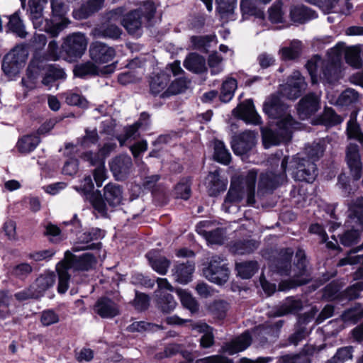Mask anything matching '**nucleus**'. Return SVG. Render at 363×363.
Here are the masks:
<instances>
[{
	"label": "nucleus",
	"instance_id": "obj_1",
	"mask_svg": "<svg viewBox=\"0 0 363 363\" xmlns=\"http://www.w3.org/2000/svg\"><path fill=\"white\" fill-rule=\"evenodd\" d=\"M263 111L270 118L279 119L274 130L261 128L264 147L268 148L272 145L289 141L292 137L293 130L298 128L299 123L295 121L288 112V106L282 103L278 96L272 95L264 103Z\"/></svg>",
	"mask_w": 363,
	"mask_h": 363
},
{
	"label": "nucleus",
	"instance_id": "obj_2",
	"mask_svg": "<svg viewBox=\"0 0 363 363\" xmlns=\"http://www.w3.org/2000/svg\"><path fill=\"white\" fill-rule=\"evenodd\" d=\"M344 52L345 60L348 64L355 67L360 65V59L357 51L354 48L346 50L344 43H338L328 52L325 60H322L316 55L307 62L306 67L311 77L312 82L316 83L315 74L318 72L319 69L327 79L336 74L340 68L342 55Z\"/></svg>",
	"mask_w": 363,
	"mask_h": 363
},
{
	"label": "nucleus",
	"instance_id": "obj_3",
	"mask_svg": "<svg viewBox=\"0 0 363 363\" xmlns=\"http://www.w3.org/2000/svg\"><path fill=\"white\" fill-rule=\"evenodd\" d=\"M294 250L291 248L282 250L274 261L273 268L281 275L290 276L289 280L283 281L279 284V291H286L296 286L305 284L309 281L305 252L298 249L296 252L297 262L292 267L291 259Z\"/></svg>",
	"mask_w": 363,
	"mask_h": 363
},
{
	"label": "nucleus",
	"instance_id": "obj_4",
	"mask_svg": "<svg viewBox=\"0 0 363 363\" xmlns=\"http://www.w3.org/2000/svg\"><path fill=\"white\" fill-rule=\"evenodd\" d=\"M89 202L97 216L107 218L108 206L115 208L123 203V191L122 187L116 183L110 182L103 189V196L100 191L93 192L89 196Z\"/></svg>",
	"mask_w": 363,
	"mask_h": 363
},
{
	"label": "nucleus",
	"instance_id": "obj_5",
	"mask_svg": "<svg viewBox=\"0 0 363 363\" xmlns=\"http://www.w3.org/2000/svg\"><path fill=\"white\" fill-rule=\"evenodd\" d=\"M257 175V171L252 169L247 172L240 183L232 180L230 189L222 206L223 209L225 212L229 213L230 205L240 202L245 194H247V202L248 204L252 205L255 203V196Z\"/></svg>",
	"mask_w": 363,
	"mask_h": 363
},
{
	"label": "nucleus",
	"instance_id": "obj_6",
	"mask_svg": "<svg viewBox=\"0 0 363 363\" xmlns=\"http://www.w3.org/2000/svg\"><path fill=\"white\" fill-rule=\"evenodd\" d=\"M45 72V76L42 80L43 85L49 89L53 83L57 80L64 79L65 73L63 69L57 68L52 65H48L44 60L38 58L33 59L28 67V79H23L22 83L28 89H33L35 86V79L40 72Z\"/></svg>",
	"mask_w": 363,
	"mask_h": 363
},
{
	"label": "nucleus",
	"instance_id": "obj_7",
	"mask_svg": "<svg viewBox=\"0 0 363 363\" xmlns=\"http://www.w3.org/2000/svg\"><path fill=\"white\" fill-rule=\"evenodd\" d=\"M48 2V0H29L28 11L35 28L45 30L52 37H56L70 23V21L65 18L62 22L52 23L50 21L44 19L43 10Z\"/></svg>",
	"mask_w": 363,
	"mask_h": 363
},
{
	"label": "nucleus",
	"instance_id": "obj_8",
	"mask_svg": "<svg viewBox=\"0 0 363 363\" xmlns=\"http://www.w3.org/2000/svg\"><path fill=\"white\" fill-rule=\"evenodd\" d=\"M288 157H284L281 161V167L276 172H267L262 173L258 183V195L273 191L286 180V168Z\"/></svg>",
	"mask_w": 363,
	"mask_h": 363
},
{
	"label": "nucleus",
	"instance_id": "obj_9",
	"mask_svg": "<svg viewBox=\"0 0 363 363\" xmlns=\"http://www.w3.org/2000/svg\"><path fill=\"white\" fill-rule=\"evenodd\" d=\"M28 55L25 45L20 44L15 46L3 60L2 69L7 75H15L23 66Z\"/></svg>",
	"mask_w": 363,
	"mask_h": 363
},
{
	"label": "nucleus",
	"instance_id": "obj_10",
	"mask_svg": "<svg viewBox=\"0 0 363 363\" xmlns=\"http://www.w3.org/2000/svg\"><path fill=\"white\" fill-rule=\"evenodd\" d=\"M88 38L84 33L76 32L67 35L63 42L62 49L72 60L80 58L86 50Z\"/></svg>",
	"mask_w": 363,
	"mask_h": 363
},
{
	"label": "nucleus",
	"instance_id": "obj_11",
	"mask_svg": "<svg viewBox=\"0 0 363 363\" xmlns=\"http://www.w3.org/2000/svg\"><path fill=\"white\" fill-rule=\"evenodd\" d=\"M223 262L220 256L212 257L208 266L203 269L205 277L217 284L225 283L229 278V269Z\"/></svg>",
	"mask_w": 363,
	"mask_h": 363
},
{
	"label": "nucleus",
	"instance_id": "obj_12",
	"mask_svg": "<svg viewBox=\"0 0 363 363\" xmlns=\"http://www.w3.org/2000/svg\"><path fill=\"white\" fill-rule=\"evenodd\" d=\"M291 163L294 167L292 174L296 180L313 182L318 173L316 165L313 161L304 158H294Z\"/></svg>",
	"mask_w": 363,
	"mask_h": 363
},
{
	"label": "nucleus",
	"instance_id": "obj_13",
	"mask_svg": "<svg viewBox=\"0 0 363 363\" xmlns=\"http://www.w3.org/2000/svg\"><path fill=\"white\" fill-rule=\"evenodd\" d=\"M62 261L65 262L70 270L74 271H89L96 264V257L91 253H84L77 257L69 250L65 252Z\"/></svg>",
	"mask_w": 363,
	"mask_h": 363
},
{
	"label": "nucleus",
	"instance_id": "obj_14",
	"mask_svg": "<svg viewBox=\"0 0 363 363\" xmlns=\"http://www.w3.org/2000/svg\"><path fill=\"white\" fill-rule=\"evenodd\" d=\"M320 108V94L309 93L298 102L297 112L301 119L308 118L315 113Z\"/></svg>",
	"mask_w": 363,
	"mask_h": 363
},
{
	"label": "nucleus",
	"instance_id": "obj_15",
	"mask_svg": "<svg viewBox=\"0 0 363 363\" xmlns=\"http://www.w3.org/2000/svg\"><path fill=\"white\" fill-rule=\"evenodd\" d=\"M255 133L246 130L235 136L231 142L232 149L235 155H242L250 151L255 145Z\"/></svg>",
	"mask_w": 363,
	"mask_h": 363
},
{
	"label": "nucleus",
	"instance_id": "obj_16",
	"mask_svg": "<svg viewBox=\"0 0 363 363\" xmlns=\"http://www.w3.org/2000/svg\"><path fill=\"white\" fill-rule=\"evenodd\" d=\"M116 55L113 48L101 42H94L89 47V56L96 63H107Z\"/></svg>",
	"mask_w": 363,
	"mask_h": 363
},
{
	"label": "nucleus",
	"instance_id": "obj_17",
	"mask_svg": "<svg viewBox=\"0 0 363 363\" xmlns=\"http://www.w3.org/2000/svg\"><path fill=\"white\" fill-rule=\"evenodd\" d=\"M103 236V233L99 229H92L91 231L81 233L77 238V241L72 247L73 252H79L89 249H99L101 247V242H92Z\"/></svg>",
	"mask_w": 363,
	"mask_h": 363
},
{
	"label": "nucleus",
	"instance_id": "obj_18",
	"mask_svg": "<svg viewBox=\"0 0 363 363\" xmlns=\"http://www.w3.org/2000/svg\"><path fill=\"white\" fill-rule=\"evenodd\" d=\"M132 166V160L128 155L116 157L110 164L111 170L117 180L125 179L130 174Z\"/></svg>",
	"mask_w": 363,
	"mask_h": 363
},
{
	"label": "nucleus",
	"instance_id": "obj_19",
	"mask_svg": "<svg viewBox=\"0 0 363 363\" xmlns=\"http://www.w3.org/2000/svg\"><path fill=\"white\" fill-rule=\"evenodd\" d=\"M123 31L118 26L110 21L103 23L94 27L91 32V35L95 38H105L118 40Z\"/></svg>",
	"mask_w": 363,
	"mask_h": 363
},
{
	"label": "nucleus",
	"instance_id": "obj_20",
	"mask_svg": "<svg viewBox=\"0 0 363 363\" xmlns=\"http://www.w3.org/2000/svg\"><path fill=\"white\" fill-rule=\"evenodd\" d=\"M94 311L102 318H113L120 312L118 304L106 297L101 298L96 301Z\"/></svg>",
	"mask_w": 363,
	"mask_h": 363
},
{
	"label": "nucleus",
	"instance_id": "obj_21",
	"mask_svg": "<svg viewBox=\"0 0 363 363\" xmlns=\"http://www.w3.org/2000/svg\"><path fill=\"white\" fill-rule=\"evenodd\" d=\"M346 159L354 179H359L362 175V162L357 145L350 144L348 146Z\"/></svg>",
	"mask_w": 363,
	"mask_h": 363
},
{
	"label": "nucleus",
	"instance_id": "obj_22",
	"mask_svg": "<svg viewBox=\"0 0 363 363\" xmlns=\"http://www.w3.org/2000/svg\"><path fill=\"white\" fill-rule=\"evenodd\" d=\"M236 115L246 121L255 125L261 123V118L255 109L252 100H246L240 104L235 110Z\"/></svg>",
	"mask_w": 363,
	"mask_h": 363
},
{
	"label": "nucleus",
	"instance_id": "obj_23",
	"mask_svg": "<svg viewBox=\"0 0 363 363\" xmlns=\"http://www.w3.org/2000/svg\"><path fill=\"white\" fill-rule=\"evenodd\" d=\"M121 25L130 35L138 36L141 34L142 20L138 11L135 9L123 16Z\"/></svg>",
	"mask_w": 363,
	"mask_h": 363
},
{
	"label": "nucleus",
	"instance_id": "obj_24",
	"mask_svg": "<svg viewBox=\"0 0 363 363\" xmlns=\"http://www.w3.org/2000/svg\"><path fill=\"white\" fill-rule=\"evenodd\" d=\"M251 342L252 337L250 333L247 331L237 337L231 342L226 343L223 347V350L224 352L232 355L247 349L250 345Z\"/></svg>",
	"mask_w": 363,
	"mask_h": 363
},
{
	"label": "nucleus",
	"instance_id": "obj_25",
	"mask_svg": "<svg viewBox=\"0 0 363 363\" xmlns=\"http://www.w3.org/2000/svg\"><path fill=\"white\" fill-rule=\"evenodd\" d=\"M169 82L170 75L167 72H161L153 75L149 82L150 93L162 98V92L167 89Z\"/></svg>",
	"mask_w": 363,
	"mask_h": 363
},
{
	"label": "nucleus",
	"instance_id": "obj_26",
	"mask_svg": "<svg viewBox=\"0 0 363 363\" xmlns=\"http://www.w3.org/2000/svg\"><path fill=\"white\" fill-rule=\"evenodd\" d=\"M194 269V264L189 261L186 263L177 264L172 269L173 276L179 283L186 284L191 280Z\"/></svg>",
	"mask_w": 363,
	"mask_h": 363
},
{
	"label": "nucleus",
	"instance_id": "obj_27",
	"mask_svg": "<svg viewBox=\"0 0 363 363\" xmlns=\"http://www.w3.org/2000/svg\"><path fill=\"white\" fill-rule=\"evenodd\" d=\"M146 257L153 270L161 275L167 274L170 266V261L168 259L154 250L149 252Z\"/></svg>",
	"mask_w": 363,
	"mask_h": 363
},
{
	"label": "nucleus",
	"instance_id": "obj_28",
	"mask_svg": "<svg viewBox=\"0 0 363 363\" xmlns=\"http://www.w3.org/2000/svg\"><path fill=\"white\" fill-rule=\"evenodd\" d=\"M105 0H89L82 6L73 11V16L77 20L86 19L95 12L99 11Z\"/></svg>",
	"mask_w": 363,
	"mask_h": 363
},
{
	"label": "nucleus",
	"instance_id": "obj_29",
	"mask_svg": "<svg viewBox=\"0 0 363 363\" xmlns=\"http://www.w3.org/2000/svg\"><path fill=\"white\" fill-rule=\"evenodd\" d=\"M303 308L302 301L290 297L287 298L283 303L274 313V316H283L288 314H294L300 311Z\"/></svg>",
	"mask_w": 363,
	"mask_h": 363
},
{
	"label": "nucleus",
	"instance_id": "obj_30",
	"mask_svg": "<svg viewBox=\"0 0 363 363\" xmlns=\"http://www.w3.org/2000/svg\"><path fill=\"white\" fill-rule=\"evenodd\" d=\"M207 182L208 193L212 196H215L220 192L224 191L227 186V181L220 178L218 171L210 172L207 177Z\"/></svg>",
	"mask_w": 363,
	"mask_h": 363
},
{
	"label": "nucleus",
	"instance_id": "obj_31",
	"mask_svg": "<svg viewBox=\"0 0 363 363\" xmlns=\"http://www.w3.org/2000/svg\"><path fill=\"white\" fill-rule=\"evenodd\" d=\"M184 67L194 73H202L206 71L205 59L196 54H189L184 61Z\"/></svg>",
	"mask_w": 363,
	"mask_h": 363
},
{
	"label": "nucleus",
	"instance_id": "obj_32",
	"mask_svg": "<svg viewBox=\"0 0 363 363\" xmlns=\"http://www.w3.org/2000/svg\"><path fill=\"white\" fill-rule=\"evenodd\" d=\"M55 281V274L53 272H45L36 279L32 288L35 294H39L40 297L46 290L53 286Z\"/></svg>",
	"mask_w": 363,
	"mask_h": 363
},
{
	"label": "nucleus",
	"instance_id": "obj_33",
	"mask_svg": "<svg viewBox=\"0 0 363 363\" xmlns=\"http://www.w3.org/2000/svg\"><path fill=\"white\" fill-rule=\"evenodd\" d=\"M8 18L9 22L6 26L8 30L21 38H26L28 33L26 30L25 25L18 13L16 12L9 16Z\"/></svg>",
	"mask_w": 363,
	"mask_h": 363
},
{
	"label": "nucleus",
	"instance_id": "obj_34",
	"mask_svg": "<svg viewBox=\"0 0 363 363\" xmlns=\"http://www.w3.org/2000/svg\"><path fill=\"white\" fill-rule=\"evenodd\" d=\"M157 307L166 313L173 311L176 306L177 302L175 301L173 296L168 293L163 291H157Z\"/></svg>",
	"mask_w": 363,
	"mask_h": 363
},
{
	"label": "nucleus",
	"instance_id": "obj_35",
	"mask_svg": "<svg viewBox=\"0 0 363 363\" xmlns=\"http://www.w3.org/2000/svg\"><path fill=\"white\" fill-rule=\"evenodd\" d=\"M56 269L59 277L57 290L59 293L64 294L69 288V281L70 279L69 271L70 269L67 264H65V262L62 260L57 265Z\"/></svg>",
	"mask_w": 363,
	"mask_h": 363
},
{
	"label": "nucleus",
	"instance_id": "obj_36",
	"mask_svg": "<svg viewBox=\"0 0 363 363\" xmlns=\"http://www.w3.org/2000/svg\"><path fill=\"white\" fill-rule=\"evenodd\" d=\"M350 222L359 224L363 230V197L357 199L350 207Z\"/></svg>",
	"mask_w": 363,
	"mask_h": 363
},
{
	"label": "nucleus",
	"instance_id": "obj_37",
	"mask_svg": "<svg viewBox=\"0 0 363 363\" xmlns=\"http://www.w3.org/2000/svg\"><path fill=\"white\" fill-rule=\"evenodd\" d=\"M40 143V139L36 135H25L20 138L16 147L21 153H28L33 151Z\"/></svg>",
	"mask_w": 363,
	"mask_h": 363
},
{
	"label": "nucleus",
	"instance_id": "obj_38",
	"mask_svg": "<svg viewBox=\"0 0 363 363\" xmlns=\"http://www.w3.org/2000/svg\"><path fill=\"white\" fill-rule=\"evenodd\" d=\"M189 83V81L185 78L175 79L168 86L165 91L162 92V98H168L184 92L187 89Z\"/></svg>",
	"mask_w": 363,
	"mask_h": 363
},
{
	"label": "nucleus",
	"instance_id": "obj_39",
	"mask_svg": "<svg viewBox=\"0 0 363 363\" xmlns=\"http://www.w3.org/2000/svg\"><path fill=\"white\" fill-rule=\"evenodd\" d=\"M235 269L238 274L242 279H250L257 271V262L247 261L236 263Z\"/></svg>",
	"mask_w": 363,
	"mask_h": 363
},
{
	"label": "nucleus",
	"instance_id": "obj_40",
	"mask_svg": "<svg viewBox=\"0 0 363 363\" xmlns=\"http://www.w3.org/2000/svg\"><path fill=\"white\" fill-rule=\"evenodd\" d=\"M318 121L320 124L333 126L340 124L342 119L332 108L325 107Z\"/></svg>",
	"mask_w": 363,
	"mask_h": 363
},
{
	"label": "nucleus",
	"instance_id": "obj_41",
	"mask_svg": "<svg viewBox=\"0 0 363 363\" xmlns=\"http://www.w3.org/2000/svg\"><path fill=\"white\" fill-rule=\"evenodd\" d=\"M301 47L302 43L300 40H294L290 42L289 46L282 48L279 52L283 59L294 60L300 55Z\"/></svg>",
	"mask_w": 363,
	"mask_h": 363
},
{
	"label": "nucleus",
	"instance_id": "obj_42",
	"mask_svg": "<svg viewBox=\"0 0 363 363\" xmlns=\"http://www.w3.org/2000/svg\"><path fill=\"white\" fill-rule=\"evenodd\" d=\"M74 73L77 77H84L99 74V69L93 62H86L75 66Z\"/></svg>",
	"mask_w": 363,
	"mask_h": 363
},
{
	"label": "nucleus",
	"instance_id": "obj_43",
	"mask_svg": "<svg viewBox=\"0 0 363 363\" xmlns=\"http://www.w3.org/2000/svg\"><path fill=\"white\" fill-rule=\"evenodd\" d=\"M290 17L294 22L303 23L311 18V10L303 5L292 6Z\"/></svg>",
	"mask_w": 363,
	"mask_h": 363
},
{
	"label": "nucleus",
	"instance_id": "obj_44",
	"mask_svg": "<svg viewBox=\"0 0 363 363\" xmlns=\"http://www.w3.org/2000/svg\"><path fill=\"white\" fill-rule=\"evenodd\" d=\"M237 89V82L235 79L229 78L223 82L220 91V100L223 102L230 101Z\"/></svg>",
	"mask_w": 363,
	"mask_h": 363
},
{
	"label": "nucleus",
	"instance_id": "obj_45",
	"mask_svg": "<svg viewBox=\"0 0 363 363\" xmlns=\"http://www.w3.org/2000/svg\"><path fill=\"white\" fill-rule=\"evenodd\" d=\"M215 160L222 164H228L231 160L230 153L225 148L223 143L220 140H216L214 143V155Z\"/></svg>",
	"mask_w": 363,
	"mask_h": 363
},
{
	"label": "nucleus",
	"instance_id": "obj_46",
	"mask_svg": "<svg viewBox=\"0 0 363 363\" xmlns=\"http://www.w3.org/2000/svg\"><path fill=\"white\" fill-rule=\"evenodd\" d=\"M258 247L257 243L253 240H240L235 242L232 250L238 255H245L252 252Z\"/></svg>",
	"mask_w": 363,
	"mask_h": 363
},
{
	"label": "nucleus",
	"instance_id": "obj_47",
	"mask_svg": "<svg viewBox=\"0 0 363 363\" xmlns=\"http://www.w3.org/2000/svg\"><path fill=\"white\" fill-rule=\"evenodd\" d=\"M360 240V231L354 229L352 226V229L345 230L340 235V243L345 247H350L357 244Z\"/></svg>",
	"mask_w": 363,
	"mask_h": 363
},
{
	"label": "nucleus",
	"instance_id": "obj_48",
	"mask_svg": "<svg viewBox=\"0 0 363 363\" xmlns=\"http://www.w3.org/2000/svg\"><path fill=\"white\" fill-rule=\"evenodd\" d=\"M9 272L13 277L23 280L33 272V267L27 262H21L13 266Z\"/></svg>",
	"mask_w": 363,
	"mask_h": 363
},
{
	"label": "nucleus",
	"instance_id": "obj_49",
	"mask_svg": "<svg viewBox=\"0 0 363 363\" xmlns=\"http://www.w3.org/2000/svg\"><path fill=\"white\" fill-rule=\"evenodd\" d=\"M358 93L352 89H347L339 96L336 104L341 106H347L355 104L358 101Z\"/></svg>",
	"mask_w": 363,
	"mask_h": 363
},
{
	"label": "nucleus",
	"instance_id": "obj_50",
	"mask_svg": "<svg viewBox=\"0 0 363 363\" xmlns=\"http://www.w3.org/2000/svg\"><path fill=\"white\" fill-rule=\"evenodd\" d=\"M353 347L352 346L343 347L338 349L335 355L327 363H344L352 358Z\"/></svg>",
	"mask_w": 363,
	"mask_h": 363
},
{
	"label": "nucleus",
	"instance_id": "obj_51",
	"mask_svg": "<svg viewBox=\"0 0 363 363\" xmlns=\"http://www.w3.org/2000/svg\"><path fill=\"white\" fill-rule=\"evenodd\" d=\"M177 292L184 307L189 309L191 313L198 311V303L190 294L182 289L177 290Z\"/></svg>",
	"mask_w": 363,
	"mask_h": 363
},
{
	"label": "nucleus",
	"instance_id": "obj_52",
	"mask_svg": "<svg viewBox=\"0 0 363 363\" xmlns=\"http://www.w3.org/2000/svg\"><path fill=\"white\" fill-rule=\"evenodd\" d=\"M325 151L324 141L320 140L315 142L313 144L306 147V153L311 160L315 161L323 156Z\"/></svg>",
	"mask_w": 363,
	"mask_h": 363
},
{
	"label": "nucleus",
	"instance_id": "obj_53",
	"mask_svg": "<svg viewBox=\"0 0 363 363\" xmlns=\"http://www.w3.org/2000/svg\"><path fill=\"white\" fill-rule=\"evenodd\" d=\"M135 11H138L140 18L143 16L149 21L155 14L156 6L153 1L147 0L143 1V4L138 9H135Z\"/></svg>",
	"mask_w": 363,
	"mask_h": 363
},
{
	"label": "nucleus",
	"instance_id": "obj_54",
	"mask_svg": "<svg viewBox=\"0 0 363 363\" xmlns=\"http://www.w3.org/2000/svg\"><path fill=\"white\" fill-rule=\"evenodd\" d=\"M342 318L345 322L350 321L356 323L363 318V307L360 305L355 306L345 311L342 315Z\"/></svg>",
	"mask_w": 363,
	"mask_h": 363
},
{
	"label": "nucleus",
	"instance_id": "obj_55",
	"mask_svg": "<svg viewBox=\"0 0 363 363\" xmlns=\"http://www.w3.org/2000/svg\"><path fill=\"white\" fill-rule=\"evenodd\" d=\"M216 10L222 18L233 13L237 4V0H216Z\"/></svg>",
	"mask_w": 363,
	"mask_h": 363
},
{
	"label": "nucleus",
	"instance_id": "obj_56",
	"mask_svg": "<svg viewBox=\"0 0 363 363\" xmlns=\"http://www.w3.org/2000/svg\"><path fill=\"white\" fill-rule=\"evenodd\" d=\"M211 313L217 318H223L228 310V304L224 301H215L209 306Z\"/></svg>",
	"mask_w": 363,
	"mask_h": 363
},
{
	"label": "nucleus",
	"instance_id": "obj_57",
	"mask_svg": "<svg viewBox=\"0 0 363 363\" xmlns=\"http://www.w3.org/2000/svg\"><path fill=\"white\" fill-rule=\"evenodd\" d=\"M59 321V315L52 309L44 310L40 313V323L43 326L48 327L56 324Z\"/></svg>",
	"mask_w": 363,
	"mask_h": 363
},
{
	"label": "nucleus",
	"instance_id": "obj_58",
	"mask_svg": "<svg viewBox=\"0 0 363 363\" xmlns=\"http://www.w3.org/2000/svg\"><path fill=\"white\" fill-rule=\"evenodd\" d=\"M99 137L96 128L85 129V135L79 138L78 143L82 146H89L91 144H95L99 141Z\"/></svg>",
	"mask_w": 363,
	"mask_h": 363
},
{
	"label": "nucleus",
	"instance_id": "obj_59",
	"mask_svg": "<svg viewBox=\"0 0 363 363\" xmlns=\"http://www.w3.org/2000/svg\"><path fill=\"white\" fill-rule=\"evenodd\" d=\"M52 13L54 16L61 18V21L66 18L65 16L68 11V7L62 0H50Z\"/></svg>",
	"mask_w": 363,
	"mask_h": 363
},
{
	"label": "nucleus",
	"instance_id": "obj_60",
	"mask_svg": "<svg viewBox=\"0 0 363 363\" xmlns=\"http://www.w3.org/2000/svg\"><path fill=\"white\" fill-rule=\"evenodd\" d=\"M306 83L303 82H301V85L299 84L298 87L292 86L286 84L283 89V94L288 99H296L301 96V93L306 89Z\"/></svg>",
	"mask_w": 363,
	"mask_h": 363
},
{
	"label": "nucleus",
	"instance_id": "obj_61",
	"mask_svg": "<svg viewBox=\"0 0 363 363\" xmlns=\"http://www.w3.org/2000/svg\"><path fill=\"white\" fill-rule=\"evenodd\" d=\"M347 133L350 138L356 139L363 145V133L361 132L359 125L356 121L353 120L348 121Z\"/></svg>",
	"mask_w": 363,
	"mask_h": 363
},
{
	"label": "nucleus",
	"instance_id": "obj_62",
	"mask_svg": "<svg viewBox=\"0 0 363 363\" xmlns=\"http://www.w3.org/2000/svg\"><path fill=\"white\" fill-rule=\"evenodd\" d=\"M65 100L67 104L77 106L81 108H86L88 102L86 99L79 94L68 92L65 94Z\"/></svg>",
	"mask_w": 363,
	"mask_h": 363
},
{
	"label": "nucleus",
	"instance_id": "obj_63",
	"mask_svg": "<svg viewBox=\"0 0 363 363\" xmlns=\"http://www.w3.org/2000/svg\"><path fill=\"white\" fill-rule=\"evenodd\" d=\"M158 329H162L159 325L152 324L145 321L135 322L129 326L130 331L143 332L146 330L155 331Z\"/></svg>",
	"mask_w": 363,
	"mask_h": 363
},
{
	"label": "nucleus",
	"instance_id": "obj_64",
	"mask_svg": "<svg viewBox=\"0 0 363 363\" xmlns=\"http://www.w3.org/2000/svg\"><path fill=\"white\" fill-rule=\"evenodd\" d=\"M222 61L223 57L216 52L209 55L208 63L212 74H217L222 71Z\"/></svg>",
	"mask_w": 363,
	"mask_h": 363
}]
</instances>
